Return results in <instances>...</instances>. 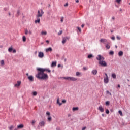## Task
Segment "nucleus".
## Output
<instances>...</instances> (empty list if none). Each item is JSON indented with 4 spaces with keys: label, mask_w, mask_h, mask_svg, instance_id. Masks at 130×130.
I'll list each match as a JSON object with an SVG mask.
<instances>
[{
    "label": "nucleus",
    "mask_w": 130,
    "mask_h": 130,
    "mask_svg": "<svg viewBox=\"0 0 130 130\" xmlns=\"http://www.w3.org/2000/svg\"><path fill=\"white\" fill-rule=\"evenodd\" d=\"M38 71V74H36V77L39 80H48V75L44 73V72H47L48 73H51V70L47 68H37Z\"/></svg>",
    "instance_id": "nucleus-1"
},
{
    "label": "nucleus",
    "mask_w": 130,
    "mask_h": 130,
    "mask_svg": "<svg viewBox=\"0 0 130 130\" xmlns=\"http://www.w3.org/2000/svg\"><path fill=\"white\" fill-rule=\"evenodd\" d=\"M97 60H99V63L102 67H107V63L104 61L105 58L101 55H98L96 57Z\"/></svg>",
    "instance_id": "nucleus-2"
},
{
    "label": "nucleus",
    "mask_w": 130,
    "mask_h": 130,
    "mask_svg": "<svg viewBox=\"0 0 130 130\" xmlns=\"http://www.w3.org/2000/svg\"><path fill=\"white\" fill-rule=\"evenodd\" d=\"M64 79V80H68V81H77L78 78L74 77H60V79Z\"/></svg>",
    "instance_id": "nucleus-3"
},
{
    "label": "nucleus",
    "mask_w": 130,
    "mask_h": 130,
    "mask_svg": "<svg viewBox=\"0 0 130 130\" xmlns=\"http://www.w3.org/2000/svg\"><path fill=\"white\" fill-rule=\"evenodd\" d=\"M43 14H44V12H43V10L42 9H40L38 11L37 17L40 18L43 16Z\"/></svg>",
    "instance_id": "nucleus-4"
},
{
    "label": "nucleus",
    "mask_w": 130,
    "mask_h": 130,
    "mask_svg": "<svg viewBox=\"0 0 130 130\" xmlns=\"http://www.w3.org/2000/svg\"><path fill=\"white\" fill-rule=\"evenodd\" d=\"M106 76L104 77V83L105 84H108L109 82V79L108 78V75L106 73H105Z\"/></svg>",
    "instance_id": "nucleus-5"
},
{
    "label": "nucleus",
    "mask_w": 130,
    "mask_h": 130,
    "mask_svg": "<svg viewBox=\"0 0 130 130\" xmlns=\"http://www.w3.org/2000/svg\"><path fill=\"white\" fill-rule=\"evenodd\" d=\"M100 42H101L102 43H103L104 44H107V43H108V41H107V39H101L100 40Z\"/></svg>",
    "instance_id": "nucleus-6"
},
{
    "label": "nucleus",
    "mask_w": 130,
    "mask_h": 130,
    "mask_svg": "<svg viewBox=\"0 0 130 130\" xmlns=\"http://www.w3.org/2000/svg\"><path fill=\"white\" fill-rule=\"evenodd\" d=\"M39 124L42 127H44V126L45 125V122L44 121H41L39 122Z\"/></svg>",
    "instance_id": "nucleus-7"
},
{
    "label": "nucleus",
    "mask_w": 130,
    "mask_h": 130,
    "mask_svg": "<svg viewBox=\"0 0 130 130\" xmlns=\"http://www.w3.org/2000/svg\"><path fill=\"white\" fill-rule=\"evenodd\" d=\"M46 114H47V115H48V121H51L52 118H51V116H50V112H47Z\"/></svg>",
    "instance_id": "nucleus-8"
},
{
    "label": "nucleus",
    "mask_w": 130,
    "mask_h": 130,
    "mask_svg": "<svg viewBox=\"0 0 130 130\" xmlns=\"http://www.w3.org/2000/svg\"><path fill=\"white\" fill-rule=\"evenodd\" d=\"M38 56L40 57V58H42L44 56V53L42 52H39Z\"/></svg>",
    "instance_id": "nucleus-9"
},
{
    "label": "nucleus",
    "mask_w": 130,
    "mask_h": 130,
    "mask_svg": "<svg viewBox=\"0 0 130 130\" xmlns=\"http://www.w3.org/2000/svg\"><path fill=\"white\" fill-rule=\"evenodd\" d=\"M28 79L30 82H33L34 81V77H33V76L32 75L28 76Z\"/></svg>",
    "instance_id": "nucleus-10"
},
{
    "label": "nucleus",
    "mask_w": 130,
    "mask_h": 130,
    "mask_svg": "<svg viewBox=\"0 0 130 130\" xmlns=\"http://www.w3.org/2000/svg\"><path fill=\"white\" fill-rule=\"evenodd\" d=\"M45 51L46 52H51L52 51V48L50 47L48 48H46Z\"/></svg>",
    "instance_id": "nucleus-11"
},
{
    "label": "nucleus",
    "mask_w": 130,
    "mask_h": 130,
    "mask_svg": "<svg viewBox=\"0 0 130 130\" xmlns=\"http://www.w3.org/2000/svg\"><path fill=\"white\" fill-rule=\"evenodd\" d=\"M97 73H98V71L96 69L93 70L91 71V73L92 75H94V76H96V75H97Z\"/></svg>",
    "instance_id": "nucleus-12"
},
{
    "label": "nucleus",
    "mask_w": 130,
    "mask_h": 130,
    "mask_svg": "<svg viewBox=\"0 0 130 130\" xmlns=\"http://www.w3.org/2000/svg\"><path fill=\"white\" fill-rule=\"evenodd\" d=\"M98 109L100 110V111L101 112H104V109H103V108H102V106H100L99 107Z\"/></svg>",
    "instance_id": "nucleus-13"
},
{
    "label": "nucleus",
    "mask_w": 130,
    "mask_h": 130,
    "mask_svg": "<svg viewBox=\"0 0 130 130\" xmlns=\"http://www.w3.org/2000/svg\"><path fill=\"white\" fill-rule=\"evenodd\" d=\"M19 86H21V81H18L17 83L14 85V87H19Z\"/></svg>",
    "instance_id": "nucleus-14"
},
{
    "label": "nucleus",
    "mask_w": 130,
    "mask_h": 130,
    "mask_svg": "<svg viewBox=\"0 0 130 130\" xmlns=\"http://www.w3.org/2000/svg\"><path fill=\"white\" fill-rule=\"evenodd\" d=\"M110 43L109 42L107 43L105 45H106V48L107 49H109L110 48V46L109 45Z\"/></svg>",
    "instance_id": "nucleus-15"
},
{
    "label": "nucleus",
    "mask_w": 130,
    "mask_h": 130,
    "mask_svg": "<svg viewBox=\"0 0 130 130\" xmlns=\"http://www.w3.org/2000/svg\"><path fill=\"white\" fill-rule=\"evenodd\" d=\"M59 100H60L59 98H58L57 100V104H58L59 106H61V105H62V103H60L59 102Z\"/></svg>",
    "instance_id": "nucleus-16"
},
{
    "label": "nucleus",
    "mask_w": 130,
    "mask_h": 130,
    "mask_svg": "<svg viewBox=\"0 0 130 130\" xmlns=\"http://www.w3.org/2000/svg\"><path fill=\"white\" fill-rule=\"evenodd\" d=\"M66 41H67V38H65L64 37H63L62 40V44H64V43H66Z\"/></svg>",
    "instance_id": "nucleus-17"
},
{
    "label": "nucleus",
    "mask_w": 130,
    "mask_h": 130,
    "mask_svg": "<svg viewBox=\"0 0 130 130\" xmlns=\"http://www.w3.org/2000/svg\"><path fill=\"white\" fill-rule=\"evenodd\" d=\"M81 75H82V73L79 72H76V77H81Z\"/></svg>",
    "instance_id": "nucleus-18"
},
{
    "label": "nucleus",
    "mask_w": 130,
    "mask_h": 130,
    "mask_svg": "<svg viewBox=\"0 0 130 130\" xmlns=\"http://www.w3.org/2000/svg\"><path fill=\"white\" fill-rule=\"evenodd\" d=\"M118 55L119 56H122L123 55V52L122 51H120L118 52Z\"/></svg>",
    "instance_id": "nucleus-19"
},
{
    "label": "nucleus",
    "mask_w": 130,
    "mask_h": 130,
    "mask_svg": "<svg viewBox=\"0 0 130 130\" xmlns=\"http://www.w3.org/2000/svg\"><path fill=\"white\" fill-rule=\"evenodd\" d=\"M35 24H37V23H40V18H38L37 20H35Z\"/></svg>",
    "instance_id": "nucleus-20"
},
{
    "label": "nucleus",
    "mask_w": 130,
    "mask_h": 130,
    "mask_svg": "<svg viewBox=\"0 0 130 130\" xmlns=\"http://www.w3.org/2000/svg\"><path fill=\"white\" fill-rule=\"evenodd\" d=\"M23 127H24V125L23 124H20L17 126V128H23Z\"/></svg>",
    "instance_id": "nucleus-21"
},
{
    "label": "nucleus",
    "mask_w": 130,
    "mask_h": 130,
    "mask_svg": "<svg viewBox=\"0 0 130 130\" xmlns=\"http://www.w3.org/2000/svg\"><path fill=\"white\" fill-rule=\"evenodd\" d=\"M112 78H113V79H116V74H115V73H113L112 74Z\"/></svg>",
    "instance_id": "nucleus-22"
},
{
    "label": "nucleus",
    "mask_w": 130,
    "mask_h": 130,
    "mask_svg": "<svg viewBox=\"0 0 130 130\" xmlns=\"http://www.w3.org/2000/svg\"><path fill=\"white\" fill-rule=\"evenodd\" d=\"M51 67H56V62H52Z\"/></svg>",
    "instance_id": "nucleus-23"
},
{
    "label": "nucleus",
    "mask_w": 130,
    "mask_h": 130,
    "mask_svg": "<svg viewBox=\"0 0 130 130\" xmlns=\"http://www.w3.org/2000/svg\"><path fill=\"white\" fill-rule=\"evenodd\" d=\"M79 108L78 107H73L72 108L73 111H76V110H78Z\"/></svg>",
    "instance_id": "nucleus-24"
},
{
    "label": "nucleus",
    "mask_w": 130,
    "mask_h": 130,
    "mask_svg": "<svg viewBox=\"0 0 130 130\" xmlns=\"http://www.w3.org/2000/svg\"><path fill=\"white\" fill-rule=\"evenodd\" d=\"M9 52H12L13 51V47H11L8 49Z\"/></svg>",
    "instance_id": "nucleus-25"
},
{
    "label": "nucleus",
    "mask_w": 130,
    "mask_h": 130,
    "mask_svg": "<svg viewBox=\"0 0 130 130\" xmlns=\"http://www.w3.org/2000/svg\"><path fill=\"white\" fill-rule=\"evenodd\" d=\"M1 66H4L5 64V61L4 60H2L0 61Z\"/></svg>",
    "instance_id": "nucleus-26"
},
{
    "label": "nucleus",
    "mask_w": 130,
    "mask_h": 130,
    "mask_svg": "<svg viewBox=\"0 0 130 130\" xmlns=\"http://www.w3.org/2000/svg\"><path fill=\"white\" fill-rule=\"evenodd\" d=\"M109 54L110 55H113L114 54V52H113V51H110Z\"/></svg>",
    "instance_id": "nucleus-27"
},
{
    "label": "nucleus",
    "mask_w": 130,
    "mask_h": 130,
    "mask_svg": "<svg viewBox=\"0 0 130 130\" xmlns=\"http://www.w3.org/2000/svg\"><path fill=\"white\" fill-rule=\"evenodd\" d=\"M77 29H78V30L79 33H82V29H81V27H77Z\"/></svg>",
    "instance_id": "nucleus-28"
},
{
    "label": "nucleus",
    "mask_w": 130,
    "mask_h": 130,
    "mask_svg": "<svg viewBox=\"0 0 130 130\" xmlns=\"http://www.w3.org/2000/svg\"><path fill=\"white\" fill-rule=\"evenodd\" d=\"M41 34H42V35H46V34H47V32H46V31H42Z\"/></svg>",
    "instance_id": "nucleus-29"
},
{
    "label": "nucleus",
    "mask_w": 130,
    "mask_h": 130,
    "mask_svg": "<svg viewBox=\"0 0 130 130\" xmlns=\"http://www.w3.org/2000/svg\"><path fill=\"white\" fill-rule=\"evenodd\" d=\"M32 95H33V96H37V92H36V91H34V92H32Z\"/></svg>",
    "instance_id": "nucleus-30"
},
{
    "label": "nucleus",
    "mask_w": 130,
    "mask_h": 130,
    "mask_svg": "<svg viewBox=\"0 0 130 130\" xmlns=\"http://www.w3.org/2000/svg\"><path fill=\"white\" fill-rule=\"evenodd\" d=\"M118 112H119V114H120V115L121 116H122L123 115L122 114V111H121V110H119V111H118Z\"/></svg>",
    "instance_id": "nucleus-31"
},
{
    "label": "nucleus",
    "mask_w": 130,
    "mask_h": 130,
    "mask_svg": "<svg viewBox=\"0 0 130 130\" xmlns=\"http://www.w3.org/2000/svg\"><path fill=\"white\" fill-rule=\"evenodd\" d=\"M22 40L24 42L26 41V37L25 36H23L22 37Z\"/></svg>",
    "instance_id": "nucleus-32"
},
{
    "label": "nucleus",
    "mask_w": 130,
    "mask_h": 130,
    "mask_svg": "<svg viewBox=\"0 0 130 130\" xmlns=\"http://www.w3.org/2000/svg\"><path fill=\"white\" fill-rule=\"evenodd\" d=\"M92 57H93V55L89 54L88 55V58H92Z\"/></svg>",
    "instance_id": "nucleus-33"
},
{
    "label": "nucleus",
    "mask_w": 130,
    "mask_h": 130,
    "mask_svg": "<svg viewBox=\"0 0 130 130\" xmlns=\"http://www.w3.org/2000/svg\"><path fill=\"white\" fill-rule=\"evenodd\" d=\"M20 13H21V11L20 10H18L17 12V16H19Z\"/></svg>",
    "instance_id": "nucleus-34"
},
{
    "label": "nucleus",
    "mask_w": 130,
    "mask_h": 130,
    "mask_svg": "<svg viewBox=\"0 0 130 130\" xmlns=\"http://www.w3.org/2000/svg\"><path fill=\"white\" fill-rule=\"evenodd\" d=\"M110 103V102L107 101L106 102V105H109Z\"/></svg>",
    "instance_id": "nucleus-35"
},
{
    "label": "nucleus",
    "mask_w": 130,
    "mask_h": 130,
    "mask_svg": "<svg viewBox=\"0 0 130 130\" xmlns=\"http://www.w3.org/2000/svg\"><path fill=\"white\" fill-rule=\"evenodd\" d=\"M106 113L107 114H109V110L106 109Z\"/></svg>",
    "instance_id": "nucleus-36"
},
{
    "label": "nucleus",
    "mask_w": 130,
    "mask_h": 130,
    "mask_svg": "<svg viewBox=\"0 0 130 130\" xmlns=\"http://www.w3.org/2000/svg\"><path fill=\"white\" fill-rule=\"evenodd\" d=\"M62 34V30H60L59 32L58 33V35H61Z\"/></svg>",
    "instance_id": "nucleus-37"
},
{
    "label": "nucleus",
    "mask_w": 130,
    "mask_h": 130,
    "mask_svg": "<svg viewBox=\"0 0 130 130\" xmlns=\"http://www.w3.org/2000/svg\"><path fill=\"white\" fill-rule=\"evenodd\" d=\"M28 30L25 29V35H27V34H28Z\"/></svg>",
    "instance_id": "nucleus-38"
},
{
    "label": "nucleus",
    "mask_w": 130,
    "mask_h": 130,
    "mask_svg": "<svg viewBox=\"0 0 130 130\" xmlns=\"http://www.w3.org/2000/svg\"><path fill=\"white\" fill-rule=\"evenodd\" d=\"M13 125H11L10 127H9V129L10 130H12V129H13Z\"/></svg>",
    "instance_id": "nucleus-39"
},
{
    "label": "nucleus",
    "mask_w": 130,
    "mask_h": 130,
    "mask_svg": "<svg viewBox=\"0 0 130 130\" xmlns=\"http://www.w3.org/2000/svg\"><path fill=\"white\" fill-rule=\"evenodd\" d=\"M83 70H84V71H87V70H88V68H87V67H84Z\"/></svg>",
    "instance_id": "nucleus-40"
},
{
    "label": "nucleus",
    "mask_w": 130,
    "mask_h": 130,
    "mask_svg": "<svg viewBox=\"0 0 130 130\" xmlns=\"http://www.w3.org/2000/svg\"><path fill=\"white\" fill-rule=\"evenodd\" d=\"M116 2L117 3H118V4H119V3H120V2H121V0H116Z\"/></svg>",
    "instance_id": "nucleus-41"
},
{
    "label": "nucleus",
    "mask_w": 130,
    "mask_h": 130,
    "mask_svg": "<svg viewBox=\"0 0 130 130\" xmlns=\"http://www.w3.org/2000/svg\"><path fill=\"white\" fill-rule=\"evenodd\" d=\"M35 122H36L35 120H32L31 121V123H32V125L34 124V123H35Z\"/></svg>",
    "instance_id": "nucleus-42"
},
{
    "label": "nucleus",
    "mask_w": 130,
    "mask_h": 130,
    "mask_svg": "<svg viewBox=\"0 0 130 130\" xmlns=\"http://www.w3.org/2000/svg\"><path fill=\"white\" fill-rule=\"evenodd\" d=\"M62 103H66V102H67V101L66 100H63L62 101Z\"/></svg>",
    "instance_id": "nucleus-43"
},
{
    "label": "nucleus",
    "mask_w": 130,
    "mask_h": 130,
    "mask_svg": "<svg viewBox=\"0 0 130 130\" xmlns=\"http://www.w3.org/2000/svg\"><path fill=\"white\" fill-rule=\"evenodd\" d=\"M111 39H112V40H115V37H111Z\"/></svg>",
    "instance_id": "nucleus-44"
},
{
    "label": "nucleus",
    "mask_w": 130,
    "mask_h": 130,
    "mask_svg": "<svg viewBox=\"0 0 130 130\" xmlns=\"http://www.w3.org/2000/svg\"><path fill=\"white\" fill-rule=\"evenodd\" d=\"M117 39H118V40H120V37L117 36Z\"/></svg>",
    "instance_id": "nucleus-45"
},
{
    "label": "nucleus",
    "mask_w": 130,
    "mask_h": 130,
    "mask_svg": "<svg viewBox=\"0 0 130 130\" xmlns=\"http://www.w3.org/2000/svg\"><path fill=\"white\" fill-rule=\"evenodd\" d=\"M13 50V53H16V52H17V51H16V50L14 49V50Z\"/></svg>",
    "instance_id": "nucleus-46"
},
{
    "label": "nucleus",
    "mask_w": 130,
    "mask_h": 130,
    "mask_svg": "<svg viewBox=\"0 0 130 130\" xmlns=\"http://www.w3.org/2000/svg\"><path fill=\"white\" fill-rule=\"evenodd\" d=\"M68 6H69V4L66 3V4L64 5V7H68Z\"/></svg>",
    "instance_id": "nucleus-47"
},
{
    "label": "nucleus",
    "mask_w": 130,
    "mask_h": 130,
    "mask_svg": "<svg viewBox=\"0 0 130 130\" xmlns=\"http://www.w3.org/2000/svg\"><path fill=\"white\" fill-rule=\"evenodd\" d=\"M61 22H63V17L61 18Z\"/></svg>",
    "instance_id": "nucleus-48"
},
{
    "label": "nucleus",
    "mask_w": 130,
    "mask_h": 130,
    "mask_svg": "<svg viewBox=\"0 0 130 130\" xmlns=\"http://www.w3.org/2000/svg\"><path fill=\"white\" fill-rule=\"evenodd\" d=\"M65 38H66V40L67 39L68 40H70V37H64Z\"/></svg>",
    "instance_id": "nucleus-49"
},
{
    "label": "nucleus",
    "mask_w": 130,
    "mask_h": 130,
    "mask_svg": "<svg viewBox=\"0 0 130 130\" xmlns=\"http://www.w3.org/2000/svg\"><path fill=\"white\" fill-rule=\"evenodd\" d=\"M112 19L113 21H114V20H115V17H114V16H113V17H112Z\"/></svg>",
    "instance_id": "nucleus-50"
},
{
    "label": "nucleus",
    "mask_w": 130,
    "mask_h": 130,
    "mask_svg": "<svg viewBox=\"0 0 130 130\" xmlns=\"http://www.w3.org/2000/svg\"><path fill=\"white\" fill-rule=\"evenodd\" d=\"M28 33L30 34V35H31V34H32V31H31V30H29L28 31Z\"/></svg>",
    "instance_id": "nucleus-51"
},
{
    "label": "nucleus",
    "mask_w": 130,
    "mask_h": 130,
    "mask_svg": "<svg viewBox=\"0 0 130 130\" xmlns=\"http://www.w3.org/2000/svg\"><path fill=\"white\" fill-rule=\"evenodd\" d=\"M109 91H108V90H107L106 91V94H109Z\"/></svg>",
    "instance_id": "nucleus-52"
},
{
    "label": "nucleus",
    "mask_w": 130,
    "mask_h": 130,
    "mask_svg": "<svg viewBox=\"0 0 130 130\" xmlns=\"http://www.w3.org/2000/svg\"><path fill=\"white\" fill-rule=\"evenodd\" d=\"M84 26H85V25L82 24L81 25V28H84Z\"/></svg>",
    "instance_id": "nucleus-53"
},
{
    "label": "nucleus",
    "mask_w": 130,
    "mask_h": 130,
    "mask_svg": "<svg viewBox=\"0 0 130 130\" xmlns=\"http://www.w3.org/2000/svg\"><path fill=\"white\" fill-rule=\"evenodd\" d=\"M60 67H61V65L60 64H58V68H60Z\"/></svg>",
    "instance_id": "nucleus-54"
},
{
    "label": "nucleus",
    "mask_w": 130,
    "mask_h": 130,
    "mask_svg": "<svg viewBox=\"0 0 130 130\" xmlns=\"http://www.w3.org/2000/svg\"><path fill=\"white\" fill-rule=\"evenodd\" d=\"M86 129V127H84L83 128H82V130H85Z\"/></svg>",
    "instance_id": "nucleus-55"
},
{
    "label": "nucleus",
    "mask_w": 130,
    "mask_h": 130,
    "mask_svg": "<svg viewBox=\"0 0 130 130\" xmlns=\"http://www.w3.org/2000/svg\"><path fill=\"white\" fill-rule=\"evenodd\" d=\"M46 42L47 43H49V41L48 40H46Z\"/></svg>",
    "instance_id": "nucleus-56"
},
{
    "label": "nucleus",
    "mask_w": 130,
    "mask_h": 130,
    "mask_svg": "<svg viewBox=\"0 0 130 130\" xmlns=\"http://www.w3.org/2000/svg\"><path fill=\"white\" fill-rule=\"evenodd\" d=\"M118 88H120V85L118 84Z\"/></svg>",
    "instance_id": "nucleus-57"
},
{
    "label": "nucleus",
    "mask_w": 130,
    "mask_h": 130,
    "mask_svg": "<svg viewBox=\"0 0 130 130\" xmlns=\"http://www.w3.org/2000/svg\"><path fill=\"white\" fill-rule=\"evenodd\" d=\"M26 76H27V77H29V73H27Z\"/></svg>",
    "instance_id": "nucleus-58"
},
{
    "label": "nucleus",
    "mask_w": 130,
    "mask_h": 130,
    "mask_svg": "<svg viewBox=\"0 0 130 130\" xmlns=\"http://www.w3.org/2000/svg\"><path fill=\"white\" fill-rule=\"evenodd\" d=\"M76 3H79V0H76Z\"/></svg>",
    "instance_id": "nucleus-59"
},
{
    "label": "nucleus",
    "mask_w": 130,
    "mask_h": 130,
    "mask_svg": "<svg viewBox=\"0 0 130 130\" xmlns=\"http://www.w3.org/2000/svg\"><path fill=\"white\" fill-rule=\"evenodd\" d=\"M120 12H122V9H120Z\"/></svg>",
    "instance_id": "nucleus-60"
},
{
    "label": "nucleus",
    "mask_w": 130,
    "mask_h": 130,
    "mask_svg": "<svg viewBox=\"0 0 130 130\" xmlns=\"http://www.w3.org/2000/svg\"><path fill=\"white\" fill-rule=\"evenodd\" d=\"M104 115H105L104 114H102V116L104 117Z\"/></svg>",
    "instance_id": "nucleus-61"
},
{
    "label": "nucleus",
    "mask_w": 130,
    "mask_h": 130,
    "mask_svg": "<svg viewBox=\"0 0 130 130\" xmlns=\"http://www.w3.org/2000/svg\"><path fill=\"white\" fill-rule=\"evenodd\" d=\"M70 116H71V114H68V117H70Z\"/></svg>",
    "instance_id": "nucleus-62"
},
{
    "label": "nucleus",
    "mask_w": 130,
    "mask_h": 130,
    "mask_svg": "<svg viewBox=\"0 0 130 130\" xmlns=\"http://www.w3.org/2000/svg\"><path fill=\"white\" fill-rule=\"evenodd\" d=\"M109 95H110V96H111V95H112V94H111V93L109 92Z\"/></svg>",
    "instance_id": "nucleus-63"
},
{
    "label": "nucleus",
    "mask_w": 130,
    "mask_h": 130,
    "mask_svg": "<svg viewBox=\"0 0 130 130\" xmlns=\"http://www.w3.org/2000/svg\"><path fill=\"white\" fill-rule=\"evenodd\" d=\"M116 48H117V46H115Z\"/></svg>",
    "instance_id": "nucleus-64"
}]
</instances>
